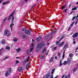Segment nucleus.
Segmentation results:
<instances>
[{
	"label": "nucleus",
	"instance_id": "nucleus-40",
	"mask_svg": "<svg viewBox=\"0 0 78 78\" xmlns=\"http://www.w3.org/2000/svg\"><path fill=\"white\" fill-rule=\"evenodd\" d=\"M73 40H74V41L73 42V44H75V43H76L75 42V39H73Z\"/></svg>",
	"mask_w": 78,
	"mask_h": 78
},
{
	"label": "nucleus",
	"instance_id": "nucleus-22",
	"mask_svg": "<svg viewBox=\"0 0 78 78\" xmlns=\"http://www.w3.org/2000/svg\"><path fill=\"white\" fill-rule=\"evenodd\" d=\"M15 50L17 51V53H19V52L20 51V48H18L17 49H16Z\"/></svg>",
	"mask_w": 78,
	"mask_h": 78
},
{
	"label": "nucleus",
	"instance_id": "nucleus-5",
	"mask_svg": "<svg viewBox=\"0 0 78 78\" xmlns=\"http://www.w3.org/2000/svg\"><path fill=\"white\" fill-rule=\"evenodd\" d=\"M26 33L27 34H31V30H27L26 31Z\"/></svg>",
	"mask_w": 78,
	"mask_h": 78
},
{
	"label": "nucleus",
	"instance_id": "nucleus-29",
	"mask_svg": "<svg viewBox=\"0 0 78 78\" xmlns=\"http://www.w3.org/2000/svg\"><path fill=\"white\" fill-rule=\"evenodd\" d=\"M60 41H60V40H59V41H56V45H58V44H59V43Z\"/></svg>",
	"mask_w": 78,
	"mask_h": 78
},
{
	"label": "nucleus",
	"instance_id": "nucleus-57",
	"mask_svg": "<svg viewBox=\"0 0 78 78\" xmlns=\"http://www.w3.org/2000/svg\"><path fill=\"white\" fill-rule=\"evenodd\" d=\"M73 12H74V11H72L71 12V14H73Z\"/></svg>",
	"mask_w": 78,
	"mask_h": 78
},
{
	"label": "nucleus",
	"instance_id": "nucleus-19",
	"mask_svg": "<svg viewBox=\"0 0 78 78\" xmlns=\"http://www.w3.org/2000/svg\"><path fill=\"white\" fill-rule=\"evenodd\" d=\"M46 49H47V48H46V47L44 48L43 50L42 51V53H45V52L46 51Z\"/></svg>",
	"mask_w": 78,
	"mask_h": 78
},
{
	"label": "nucleus",
	"instance_id": "nucleus-18",
	"mask_svg": "<svg viewBox=\"0 0 78 78\" xmlns=\"http://www.w3.org/2000/svg\"><path fill=\"white\" fill-rule=\"evenodd\" d=\"M5 43V40H3L1 41V44H4Z\"/></svg>",
	"mask_w": 78,
	"mask_h": 78
},
{
	"label": "nucleus",
	"instance_id": "nucleus-51",
	"mask_svg": "<svg viewBox=\"0 0 78 78\" xmlns=\"http://www.w3.org/2000/svg\"><path fill=\"white\" fill-rule=\"evenodd\" d=\"M58 56L59 57V56H60V53L58 52Z\"/></svg>",
	"mask_w": 78,
	"mask_h": 78
},
{
	"label": "nucleus",
	"instance_id": "nucleus-61",
	"mask_svg": "<svg viewBox=\"0 0 78 78\" xmlns=\"http://www.w3.org/2000/svg\"><path fill=\"white\" fill-rule=\"evenodd\" d=\"M47 45H49V43H48L47 44Z\"/></svg>",
	"mask_w": 78,
	"mask_h": 78
},
{
	"label": "nucleus",
	"instance_id": "nucleus-45",
	"mask_svg": "<svg viewBox=\"0 0 78 78\" xmlns=\"http://www.w3.org/2000/svg\"><path fill=\"white\" fill-rule=\"evenodd\" d=\"M33 48H31L30 49V51L31 52L33 51Z\"/></svg>",
	"mask_w": 78,
	"mask_h": 78
},
{
	"label": "nucleus",
	"instance_id": "nucleus-16",
	"mask_svg": "<svg viewBox=\"0 0 78 78\" xmlns=\"http://www.w3.org/2000/svg\"><path fill=\"white\" fill-rule=\"evenodd\" d=\"M62 62V61L61 59H60V63H59V66L61 67V66H62V64H63V63H61Z\"/></svg>",
	"mask_w": 78,
	"mask_h": 78
},
{
	"label": "nucleus",
	"instance_id": "nucleus-23",
	"mask_svg": "<svg viewBox=\"0 0 78 78\" xmlns=\"http://www.w3.org/2000/svg\"><path fill=\"white\" fill-rule=\"evenodd\" d=\"M65 37V36L64 35H63L61 37V39L60 40V41H61V40H62V39H64V38Z\"/></svg>",
	"mask_w": 78,
	"mask_h": 78
},
{
	"label": "nucleus",
	"instance_id": "nucleus-11",
	"mask_svg": "<svg viewBox=\"0 0 78 78\" xmlns=\"http://www.w3.org/2000/svg\"><path fill=\"white\" fill-rule=\"evenodd\" d=\"M14 24L11 23L10 25V27L11 28V31H12V26H14Z\"/></svg>",
	"mask_w": 78,
	"mask_h": 78
},
{
	"label": "nucleus",
	"instance_id": "nucleus-53",
	"mask_svg": "<svg viewBox=\"0 0 78 78\" xmlns=\"http://www.w3.org/2000/svg\"><path fill=\"white\" fill-rule=\"evenodd\" d=\"M25 28H23L22 29V30L23 31H25Z\"/></svg>",
	"mask_w": 78,
	"mask_h": 78
},
{
	"label": "nucleus",
	"instance_id": "nucleus-14",
	"mask_svg": "<svg viewBox=\"0 0 78 78\" xmlns=\"http://www.w3.org/2000/svg\"><path fill=\"white\" fill-rule=\"evenodd\" d=\"M56 31V29H55L54 30H53L52 32L51 33V34H53Z\"/></svg>",
	"mask_w": 78,
	"mask_h": 78
},
{
	"label": "nucleus",
	"instance_id": "nucleus-25",
	"mask_svg": "<svg viewBox=\"0 0 78 78\" xmlns=\"http://www.w3.org/2000/svg\"><path fill=\"white\" fill-rule=\"evenodd\" d=\"M55 71V69H52L51 72V75H53V73H54V71Z\"/></svg>",
	"mask_w": 78,
	"mask_h": 78
},
{
	"label": "nucleus",
	"instance_id": "nucleus-59",
	"mask_svg": "<svg viewBox=\"0 0 78 78\" xmlns=\"http://www.w3.org/2000/svg\"><path fill=\"white\" fill-rule=\"evenodd\" d=\"M27 59H30V57L29 56H28V57L27 58Z\"/></svg>",
	"mask_w": 78,
	"mask_h": 78
},
{
	"label": "nucleus",
	"instance_id": "nucleus-43",
	"mask_svg": "<svg viewBox=\"0 0 78 78\" xmlns=\"http://www.w3.org/2000/svg\"><path fill=\"white\" fill-rule=\"evenodd\" d=\"M5 3L6 4H9V1H7L6 2H5Z\"/></svg>",
	"mask_w": 78,
	"mask_h": 78
},
{
	"label": "nucleus",
	"instance_id": "nucleus-56",
	"mask_svg": "<svg viewBox=\"0 0 78 78\" xmlns=\"http://www.w3.org/2000/svg\"><path fill=\"white\" fill-rule=\"evenodd\" d=\"M36 4H35V5H34L33 6H32V8H34V6H36Z\"/></svg>",
	"mask_w": 78,
	"mask_h": 78
},
{
	"label": "nucleus",
	"instance_id": "nucleus-64",
	"mask_svg": "<svg viewBox=\"0 0 78 78\" xmlns=\"http://www.w3.org/2000/svg\"><path fill=\"white\" fill-rule=\"evenodd\" d=\"M76 5H78V2H77L76 3Z\"/></svg>",
	"mask_w": 78,
	"mask_h": 78
},
{
	"label": "nucleus",
	"instance_id": "nucleus-17",
	"mask_svg": "<svg viewBox=\"0 0 78 78\" xmlns=\"http://www.w3.org/2000/svg\"><path fill=\"white\" fill-rule=\"evenodd\" d=\"M50 76V75L49 74H47L46 75L45 78H49Z\"/></svg>",
	"mask_w": 78,
	"mask_h": 78
},
{
	"label": "nucleus",
	"instance_id": "nucleus-4",
	"mask_svg": "<svg viewBox=\"0 0 78 78\" xmlns=\"http://www.w3.org/2000/svg\"><path fill=\"white\" fill-rule=\"evenodd\" d=\"M67 63L68 65H70V63H71V59L69 58H67Z\"/></svg>",
	"mask_w": 78,
	"mask_h": 78
},
{
	"label": "nucleus",
	"instance_id": "nucleus-48",
	"mask_svg": "<svg viewBox=\"0 0 78 78\" xmlns=\"http://www.w3.org/2000/svg\"><path fill=\"white\" fill-rule=\"evenodd\" d=\"M68 78H70V74H69L68 75Z\"/></svg>",
	"mask_w": 78,
	"mask_h": 78
},
{
	"label": "nucleus",
	"instance_id": "nucleus-1",
	"mask_svg": "<svg viewBox=\"0 0 78 78\" xmlns=\"http://www.w3.org/2000/svg\"><path fill=\"white\" fill-rule=\"evenodd\" d=\"M42 47V46H41V44L40 43H39L37 44V48H36V52H38L39 50V49L40 48H41Z\"/></svg>",
	"mask_w": 78,
	"mask_h": 78
},
{
	"label": "nucleus",
	"instance_id": "nucleus-27",
	"mask_svg": "<svg viewBox=\"0 0 78 78\" xmlns=\"http://www.w3.org/2000/svg\"><path fill=\"white\" fill-rule=\"evenodd\" d=\"M30 50L29 49L27 50L26 53L27 54H28L30 53Z\"/></svg>",
	"mask_w": 78,
	"mask_h": 78
},
{
	"label": "nucleus",
	"instance_id": "nucleus-49",
	"mask_svg": "<svg viewBox=\"0 0 78 78\" xmlns=\"http://www.w3.org/2000/svg\"><path fill=\"white\" fill-rule=\"evenodd\" d=\"M67 11V9H65V11L66 13V12H67V11Z\"/></svg>",
	"mask_w": 78,
	"mask_h": 78
},
{
	"label": "nucleus",
	"instance_id": "nucleus-54",
	"mask_svg": "<svg viewBox=\"0 0 78 78\" xmlns=\"http://www.w3.org/2000/svg\"><path fill=\"white\" fill-rule=\"evenodd\" d=\"M65 76H66V75H64L63 76H62V77L61 78H64V77Z\"/></svg>",
	"mask_w": 78,
	"mask_h": 78
},
{
	"label": "nucleus",
	"instance_id": "nucleus-9",
	"mask_svg": "<svg viewBox=\"0 0 78 78\" xmlns=\"http://www.w3.org/2000/svg\"><path fill=\"white\" fill-rule=\"evenodd\" d=\"M64 43H65V42H63L60 43L58 46L59 47H62V45H63Z\"/></svg>",
	"mask_w": 78,
	"mask_h": 78
},
{
	"label": "nucleus",
	"instance_id": "nucleus-62",
	"mask_svg": "<svg viewBox=\"0 0 78 78\" xmlns=\"http://www.w3.org/2000/svg\"><path fill=\"white\" fill-rule=\"evenodd\" d=\"M57 57H55V58L56 59H57Z\"/></svg>",
	"mask_w": 78,
	"mask_h": 78
},
{
	"label": "nucleus",
	"instance_id": "nucleus-39",
	"mask_svg": "<svg viewBox=\"0 0 78 78\" xmlns=\"http://www.w3.org/2000/svg\"><path fill=\"white\" fill-rule=\"evenodd\" d=\"M76 17V16H75V17H73V18H72L73 21V20H74L75 19Z\"/></svg>",
	"mask_w": 78,
	"mask_h": 78
},
{
	"label": "nucleus",
	"instance_id": "nucleus-50",
	"mask_svg": "<svg viewBox=\"0 0 78 78\" xmlns=\"http://www.w3.org/2000/svg\"><path fill=\"white\" fill-rule=\"evenodd\" d=\"M12 16V21H13L14 20V16H13V15Z\"/></svg>",
	"mask_w": 78,
	"mask_h": 78
},
{
	"label": "nucleus",
	"instance_id": "nucleus-46",
	"mask_svg": "<svg viewBox=\"0 0 78 78\" xmlns=\"http://www.w3.org/2000/svg\"><path fill=\"white\" fill-rule=\"evenodd\" d=\"M50 78H53V76L52 74L51 75Z\"/></svg>",
	"mask_w": 78,
	"mask_h": 78
},
{
	"label": "nucleus",
	"instance_id": "nucleus-6",
	"mask_svg": "<svg viewBox=\"0 0 78 78\" xmlns=\"http://www.w3.org/2000/svg\"><path fill=\"white\" fill-rule=\"evenodd\" d=\"M14 11L13 12H12L11 14L8 17V20H9L11 19V17H12V16H13V14H14Z\"/></svg>",
	"mask_w": 78,
	"mask_h": 78
},
{
	"label": "nucleus",
	"instance_id": "nucleus-15",
	"mask_svg": "<svg viewBox=\"0 0 78 78\" xmlns=\"http://www.w3.org/2000/svg\"><path fill=\"white\" fill-rule=\"evenodd\" d=\"M54 58L53 57H51L49 60V62H51L53 61V59Z\"/></svg>",
	"mask_w": 78,
	"mask_h": 78
},
{
	"label": "nucleus",
	"instance_id": "nucleus-20",
	"mask_svg": "<svg viewBox=\"0 0 78 78\" xmlns=\"http://www.w3.org/2000/svg\"><path fill=\"white\" fill-rule=\"evenodd\" d=\"M66 51V50H65V51H63V55L62 56V59H64V56H65V54L64 53H65V51Z\"/></svg>",
	"mask_w": 78,
	"mask_h": 78
},
{
	"label": "nucleus",
	"instance_id": "nucleus-38",
	"mask_svg": "<svg viewBox=\"0 0 78 78\" xmlns=\"http://www.w3.org/2000/svg\"><path fill=\"white\" fill-rule=\"evenodd\" d=\"M54 50H56L57 49V47H55L54 48Z\"/></svg>",
	"mask_w": 78,
	"mask_h": 78
},
{
	"label": "nucleus",
	"instance_id": "nucleus-60",
	"mask_svg": "<svg viewBox=\"0 0 78 78\" xmlns=\"http://www.w3.org/2000/svg\"><path fill=\"white\" fill-rule=\"evenodd\" d=\"M31 47H33V44L32 43V45H31Z\"/></svg>",
	"mask_w": 78,
	"mask_h": 78
},
{
	"label": "nucleus",
	"instance_id": "nucleus-52",
	"mask_svg": "<svg viewBox=\"0 0 78 78\" xmlns=\"http://www.w3.org/2000/svg\"><path fill=\"white\" fill-rule=\"evenodd\" d=\"M8 58H9V56H8L7 57H6L5 58V59H8Z\"/></svg>",
	"mask_w": 78,
	"mask_h": 78
},
{
	"label": "nucleus",
	"instance_id": "nucleus-44",
	"mask_svg": "<svg viewBox=\"0 0 78 78\" xmlns=\"http://www.w3.org/2000/svg\"><path fill=\"white\" fill-rule=\"evenodd\" d=\"M17 63H19V62L18 61H16V64H17Z\"/></svg>",
	"mask_w": 78,
	"mask_h": 78
},
{
	"label": "nucleus",
	"instance_id": "nucleus-26",
	"mask_svg": "<svg viewBox=\"0 0 78 78\" xmlns=\"http://www.w3.org/2000/svg\"><path fill=\"white\" fill-rule=\"evenodd\" d=\"M78 69V68L76 67L74 69V70H73V72H75L76 71V70Z\"/></svg>",
	"mask_w": 78,
	"mask_h": 78
},
{
	"label": "nucleus",
	"instance_id": "nucleus-3",
	"mask_svg": "<svg viewBox=\"0 0 78 78\" xmlns=\"http://www.w3.org/2000/svg\"><path fill=\"white\" fill-rule=\"evenodd\" d=\"M4 34L5 36H9V32L8 30H5L4 32Z\"/></svg>",
	"mask_w": 78,
	"mask_h": 78
},
{
	"label": "nucleus",
	"instance_id": "nucleus-41",
	"mask_svg": "<svg viewBox=\"0 0 78 78\" xmlns=\"http://www.w3.org/2000/svg\"><path fill=\"white\" fill-rule=\"evenodd\" d=\"M2 50H3V48H2L1 50H0V55H1V54H2L1 51H2Z\"/></svg>",
	"mask_w": 78,
	"mask_h": 78
},
{
	"label": "nucleus",
	"instance_id": "nucleus-7",
	"mask_svg": "<svg viewBox=\"0 0 78 78\" xmlns=\"http://www.w3.org/2000/svg\"><path fill=\"white\" fill-rule=\"evenodd\" d=\"M78 34L77 33H75L73 35V37L75 38V37H76L78 36Z\"/></svg>",
	"mask_w": 78,
	"mask_h": 78
},
{
	"label": "nucleus",
	"instance_id": "nucleus-58",
	"mask_svg": "<svg viewBox=\"0 0 78 78\" xmlns=\"http://www.w3.org/2000/svg\"><path fill=\"white\" fill-rule=\"evenodd\" d=\"M29 59H27V62H28V61H29Z\"/></svg>",
	"mask_w": 78,
	"mask_h": 78
},
{
	"label": "nucleus",
	"instance_id": "nucleus-35",
	"mask_svg": "<svg viewBox=\"0 0 78 78\" xmlns=\"http://www.w3.org/2000/svg\"><path fill=\"white\" fill-rule=\"evenodd\" d=\"M25 63H26V61H25V60L23 61V64H25Z\"/></svg>",
	"mask_w": 78,
	"mask_h": 78
},
{
	"label": "nucleus",
	"instance_id": "nucleus-2",
	"mask_svg": "<svg viewBox=\"0 0 78 78\" xmlns=\"http://www.w3.org/2000/svg\"><path fill=\"white\" fill-rule=\"evenodd\" d=\"M11 70V68H9L7 69V71L5 74V76H8L9 73H10Z\"/></svg>",
	"mask_w": 78,
	"mask_h": 78
},
{
	"label": "nucleus",
	"instance_id": "nucleus-63",
	"mask_svg": "<svg viewBox=\"0 0 78 78\" xmlns=\"http://www.w3.org/2000/svg\"><path fill=\"white\" fill-rule=\"evenodd\" d=\"M67 78V76H65L64 78Z\"/></svg>",
	"mask_w": 78,
	"mask_h": 78
},
{
	"label": "nucleus",
	"instance_id": "nucleus-36",
	"mask_svg": "<svg viewBox=\"0 0 78 78\" xmlns=\"http://www.w3.org/2000/svg\"><path fill=\"white\" fill-rule=\"evenodd\" d=\"M67 44H66L64 46V48H66V47H67Z\"/></svg>",
	"mask_w": 78,
	"mask_h": 78
},
{
	"label": "nucleus",
	"instance_id": "nucleus-34",
	"mask_svg": "<svg viewBox=\"0 0 78 78\" xmlns=\"http://www.w3.org/2000/svg\"><path fill=\"white\" fill-rule=\"evenodd\" d=\"M40 59H44V56H41L40 57Z\"/></svg>",
	"mask_w": 78,
	"mask_h": 78
},
{
	"label": "nucleus",
	"instance_id": "nucleus-13",
	"mask_svg": "<svg viewBox=\"0 0 78 78\" xmlns=\"http://www.w3.org/2000/svg\"><path fill=\"white\" fill-rule=\"evenodd\" d=\"M13 41H14L15 42V43H16L17 41V37L14 38L13 39Z\"/></svg>",
	"mask_w": 78,
	"mask_h": 78
},
{
	"label": "nucleus",
	"instance_id": "nucleus-24",
	"mask_svg": "<svg viewBox=\"0 0 78 78\" xmlns=\"http://www.w3.org/2000/svg\"><path fill=\"white\" fill-rule=\"evenodd\" d=\"M40 45H41V46H42V47L43 46V45H44V41H42L41 42Z\"/></svg>",
	"mask_w": 78,
	"mask_h": 78
},
{
	"label": "nucleus",
	"instance_id": "nucleus-8",
	"mask_svg": "<svg viewBox=\"0 0 78 78\" xmlns=\"http://www.w3.org/2000/svg\"><path fill=\"white\" fill-rule=\"evenodd\" d=\"M42 37H39L36 39V41L37 42H39L41 40V38Z\"/></svg>",
	"mask_w": 78,
	"mask_h": 78
},
{
	"label": "nucleus",
	"instance_id": "nucleus-30",
	"mask_svg": "<svg viewBox=\"0 0 78 78\" xmlns=\"http://www.w3.org/2000/svg\"><path fill=\"white\" fill-rule=\"evenodd\" d=\"M67 61H65V62H63V64L64 65H66V64H67Z\"/></svg>",
	"mask_w": 78,
	"mask_h": 78
},
{
	"label": "nucleus",
	"instance_id": "nucleus-32",
	"mask_svg": "<svg viewBox=\"0 0 78 78\" xmlns=\"http://www.w3.org/2000/svg\"><path fill=\"white\" fill-rule=\"evenodd\" d=\"M73 55V54L72 53H70L69 54V57H70V58H71V57H72V55Z\"/></svg>",
	"mask_w": 78,
	"mask_h": 78
},
{
	"label": "nucleus",
	"instance_id": "nucleus-10",
	"mask_svg": "<svg viewBox=\"0 0 78 78\" xmlns=\"http://www.w3.org/2000/svg\"><path fill=\"white\" fill-rule=\"evenodd\" d=\"M30 67V64L29 63H27V64H26V69H28V67Z\"/></svg>",
	"mask_w": 78,
	"mask_h": 78
},
{
	"label": "nucleus",
	"instance_id": "nucleus-31",
	"mask_svg": "<svg viewBox=\"0 0 78 78\" xmlns=\"http://www.w3.org/2000/svg\"><path fill=\"white\" fill-rule=\"evenodd\" d=\"M77 9V7H75L74 8H73L72 9V10L73 11H74V10H76V9Z\"/></svg>",
	"mask_w": 78,
	"mask_h": 78
},
{
	"label": "nucleus",
	"instance_id": "nucleus-47",
	"mask_svg": "<svg viewBox=\"0 0 78 78\" xmlns=\"http://www.w3.org/2000/svg\"><path fill=\"white\" fill-rule=\"evenodd\" d=\"M6 19H7V18H5L4 19L3 21L4 22H5V20H6Z\"/></svg>",
	"mask_w": 78,
	"mask_h": 78
},
{
	"label": "nucleus",
	"instance_id": "nucleus-55",
	"mask_svg": "<svg viewBox=\"0 0 78 78\" xmlns=\"http://www.w3.org/2000/svg\"><path fill=\"white\" fill-rule=\"evenodd\" d=\"M2 4H3V5H5V4H6V2H3L2 3Z\"/></svg>",
	"mask_w": 78,
	"mask_h": 78
},
{
	"label": "nucleus",
	"instance_id": "nucleus-21",
	"mask_svg": "<svg viewBox=\"0 0 78 78\" xmlns=\"http://www.w3.org/2000/svg\"><path fill=\"white\" fill-rule=\"evenodd\" d=\"M22 70V68L21 67H20V68H19L18 71H19V72H21Z\"/></svg>",
	"mask_w": 78,
	"mask_h": 78
},
{
	"label": "nucleus",
	"instance_id": "nucleus-28",
	"mask_svg": "<svg viewBox=\"0 0 78 78\" xmlns=\"http://www.w3.org/2000/svg\"><path fill=\"white\" fill-rule=\"evenodd\" d=\"M65 7L66 6H62V10H63V9H64V8H65Z\"/></svg>",
	"mask_w": 78,
	"mask_h": 78
},
{
	"label": "nucleus",
	"instance_id": "nucleus-12",
	"mask_svg": "<svg viewBox=\"0 0 78 78\" xmlns=\"http://www.w3.org/2000/svg\"><path fill=\"white\" fill-rule=\"evenodd\" d=\"M5 50H10V47L6 46H5Z\"/></svg>",
	"mask_w": 78,
	"mask_h": 78
},
{
	"label": "nucleus",
	"instance_id": "nucleus-42",
	"mask_svg": "<svg viewBox=\"0 0 78 78\" xmlns=\"http://www.w3.org/2000/svg\"><path fill=\"white\" fill-rule=\"evenodd\" d=\"M74 24V22H73L70 25L71 27H72L73 25Z\"/></svg>",
	"mask_w": 78,
	"mask_h": 78
},
{
	"label": "nucleus",
	"instance_id": "nucleus-33",
	"mask_svg": "<svg viewBox=\"0 0 78 78\" xmlns=\"http://www.w3.org/2000/svg\"><path fill=\"white\" fill-rule=\"evenodd\" d=\"M48 37H49V35H48L47 36H46L45 37V39H47L48 38Z\"/></svg>",
	"mask_w": 78,
	"mask_h": 78
},
{
	"label": "nucleus",
	"instance_id": "nucleus-37",
	"mask_svg": "<svg viewBox=\"0 0 78 78\" xmlns=\"http://www.w3.org/2000/svg\"><path fill=\"white\" fill-rule=\"evenodd\" d=\"M22 37L23 38H25V37H26V36H25L24 35H22Z\"/></svg>",
	"mask_w": 78,
	"mask_h": 78
}]
</instances>
